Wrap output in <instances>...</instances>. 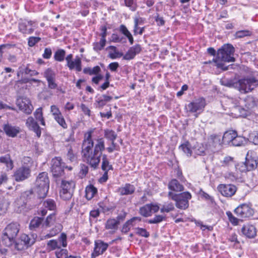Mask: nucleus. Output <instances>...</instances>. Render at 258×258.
<instances>
[{
    "label": "nucleus",
    "instance_id": "obj_16",
    "mask_svg": "<svg viewBox=\"0 0 258 258\" xmlns=\"http://www.w3.org/2000/svg\"><path fill=\"white\" fill-rule=\"evenodd\" d=\"M108 245V244L104 242L101 240L95 241L94 250L91 254V258H96L99 255L102 254L106 250Z\"/></svg>",
    "mask_w": 258,
    "mask_h": 258
},
{
    "label": "nucleus",
    "instance_id": "obj_6",
    "mask_svg": "<svg viewBox=\"0 0 258 258\" xmlns=\"http://www.w3.org/2000/svg\"><path fill=\"white\" fill-rule=\"evenodd\" d=\"M169 199L175 202V206L181 210H186L189 207V200L191 198V195L188 191L183 192L179 194H176L172 191L168 192Z\"/></svg>",
    "mask_w": 258,
    "mask_h": 258
},
{
    "label": "nucleus",
    "instance_id": "obj_20",
    "mask_svg": "<svg viewBox=\"0 0 258 258\" xmlns=\"http://www.w3.org/2000/svg\"><path fill=\"white\" fill-rule=\"evenodd\" d=\"M43 207L39 210V214L44 216L47 214V209L49 210H54L56 208V205L54 201L51 199H47L43 202Z\"/></svg>",
    "mask_w": 258,
    "mask_h": 258
},
{
    "label": "nucleus",
    "instance_id": "obj_39",
    "mask_svg": "<svg viewBox=\"0 0 258 258\" xmlns=\"http://www.w3.org/2000/svg\"><path fill=\"white\" fill-rule=\"evenodd\" d=\"M43 219L40 217H36L34 218L30 222V228L31 230L38 228L41 224L42 225Z\"/></svg>",
    "mask_w": 258,
    "mask_h": 258
},
{
    "label": "nucleus",
    "instance_id": "obj_23",
    "mask_svg": "<svg viewBox=\"0 0 258 258\" xmlns=\"http://www.w3.org/2000/svg\"><path fill=\"white\" fill-rule=\"evenodd\" d=\"M141 51V47L139 44H137L131 47L127 52L123 56V59L131 60L133 59L135 56L139 54Z\"/></svg>",
    "mask_w": 258,
    "mask_h": 258
},
{
    "label": "nucleus",
    "instance_id": "obj_47",
    "mask_svg": "<svg viewBox=\"0 0 258 258\" xmlns=\"http://www.w3.org/2000/svg\"><path fill=\"white\" fill-rule=\"evenodd\" d=\"M166 219V217L163 215H157L148 221V223L150 224H157L160 223Z\"/></svg>",
    "mask_w": 258,
    "mask_h": 258
},
{
    "label": "nucleus",
    "instance_id": "obj_26",
    "mask_svg": "<svg viewBox=\"0 0 258 258\" xmlns=\"http://www.w3.org/2000/svg\"><path fill=\"white\" fill-rule=\"evenodd\" d=\"M136 188L134 185L126 183L124 186L119 187L118 189L119 194L121 196L133 194L135 191Z\"/></svg>",
    "mask_w": 258,
    "mask_h": 258
},
{
    "label": "nucleus",
    "instance_id": "obj_2",
    "mask_svg": "<svg viewBox=\"0 0 258 258\" xmlns=\"http://www.w3.org/2000/svg\"><path fill=\"white\" fill-rule=\"evenodd\" d=\"M235 52L234 47L229 44H224L221 48L219 49L217 53V57L213 59V61L216 63L217 68L221 69L223 71L228 70L229 66H225L222 62H218L221 60L226 62H234L235 58L233 54Z\"/></svg>",
    "mask_w": 258,
    "mask_h": 258
},
{
    "label": "nucleus",
    "instance_id": "obj_41",
    "mask_svg": "<svg viewBox=\"0 0 258 258\" xmlns=\"http://www.w3.org/2000/svg\"><path fill=\"white\" fill-rule=\"evenodd\" d=\"M118 224V221L116 219H110L106 222L105 227L107 229L116 230Z\"/></svg>",
    "mask_w": 258,
    "mask_h": 258
},
{
    "label": "nucleus",
    "instance_id": "obj_28",
    "mask_svg": "<svg viewBox=\"0 0 258 258\" xmlns=\"http://www.w3.org/2000/svg\"><path fill=\"white\" fill-rule=\"evenodd\" d=\"M112 97L107 95H102L96 100V107L103 108L105 104L112 100Z\"/></svg>",
    "mask_w": 258,
    "mask_h": 258
},
{
    "label": "nucleus",
    "instance_id": "obj_59",
    "mask_svg": "<svg viewBox=\"0 0 258 258\" xmlns=\"http://www.w3.org/2000/svg\"><path fill=\"white\" fill-rule=\"evenodd\" d=\"M226 215L228 216L229 220L232 224L234 225H237L238 224V219L235 217L230 212H227Z\"/></svg>",
    "mask_w": 258,
    "mask_h": 258
},
{
    "label": "nucleus",
    "instance_id": "obj_30",
    "mask_svg": "<svg viewBox=\"0 0 258 258\" xmlns=\"http://www.w3.org/2000/svg\"><path fill=\"white\" fill-rule=\"evenodd\" d=\"M20 241L28 247L33 244L35 241L34 238L32 235L22 234L20 237Z\"/></svg>",
    "mask_w": 258,
    "mask_h": 258
},
{
    "label": "nucleus",
    "instance_id": "obj_27",
    "mask_svg": "<svg viewBox=\"0 0 258 258\" xmlns=\"http://www.w3.org/2000/svg\"><path fill=\"white\" fill-rule=\"evenodd\" d=\"M237 133L234 131L226 132L223 136V142L224 144H231L232 141L235 138Z\"/></svg>",
    "mask_w": 258,
    "mask_h": 258
},
{
    "label": "nucleus",
    "instance_id": "obj_48",
    "mask_svg": "<svg viewBox=\"0 0 258 258\" xmlns=\"http://www.w3.org/2000/svg\"><path fill=\"white\" fill-rule=\"evenodd\" d=\"M144 20L142 18L136 17L134 18V34L135 35L138 34V25L143 24Z\"/></svg>",
    "mask_w": 258,
    "mask_h": 258
},
{
    "label": "nucleus",
    "instance_id": "obj_55",
    "mask_svg": "<svg viewBox=\"0 0 258 258\" xmlns=\"http://www.w3.org/2000/svg\"><path fill=\"white\" fill-rule=\"evenodd\" d=\"M68 254V251L66 249H60V248L55 251L57 258H67Z\"/></svg>",
    "mask_w": 258,
    "mask_h": 258
},
{
    "label": "nucleus",
    "instance_id": "obj_51",
    "mask_svg": "<svg viewBox=\"0 0 258 258\" xmlns=\"http://www.w3.org/2000/svg\"><path fill=\"white\" fill-rule=\"evenodd\" d=\"M44 75L46 80L55 79L56 74L55 72L50 69H47L45 71Z\"/></svg>",
    "mask_w": 258,
    "mask_h": 258
},
{
    "label": "nucleus",
    "instance_id": "obj_44",
    "mask_svg": "<svg viewBox=\"0 0 258 258\" xmlns=\"http://www.w3.org/2000/svg\"><path fill=\"white\" fill-rule=\"evenodd\" d=\"M55 120L63 128H67L68 125L62 113L53 117Z\"/></svg>",
    "mask_w": 258,
    "mask_h": 258
},
{
    "label": "nucleus",
    "instance_id": "obj_17",
    "mask_svg": "<svg viewBox=\"0 0 258 258\" xmlns=\"http://www.w3.org/2000/svg\"><path fill=\"white\" fill-rule=\"evenodd\" d=\"M159 210V207L157 204H148L142 207L140 209V213L144 217L151 216L153 213L157 212Z\"/></svg>",
    "mask_w": 258,
    "mask_h": 258
},
{
    "label": "nucleus",
    "instance_id": "obj_15",
    "mask_svg": "<svg viewBox=\"0 0 258 258\" xmlns=\"http://www.w3.org/2000/svg\"><path fill=\"white\" fill-rule=\"evenodd\" d=\"M235 213L240 218L249 217L252 215L253 210L246 204H241L237 207L234 210Z\"/></svg>",
    "mask_w": 258,
    "mask_h": 258
},
{
    "label": "nucleus",
    "instance_id": "obj_52",
    "mask_svg": "<svg viewBox=\"0 0 258 258\" xmlns=\"http://www.w3.org/2000/svg\"><path fill=\"white\" fill-rule=\"evenodd\" d=\"M124 5L126 7L130 8L132 11L136 10L137 5L134 0H124Z\"/></svg>",
    "mask_w": 258,
    "mask_h": 258
},
{
    "label": "nucleus",
    "instance_id": "obj_5",
    "mask_svg": "<svg viewBox=\"0 0 258 258\" xmlns=\"http://www.w3.org/2000/svg\"><path fill=\"white\" fill-rule=\"evenodd\" d=\"M49 188V180L47 173L45 172L40 173L36 180V192L39 198H45Z\"/></svg>",
    "mask_w": 258,
    "mask_h": 258
},
{
    "label": "nucleus",
    "instance_id": "obj_10",
    "mask_svg": "<svg viewBox=\"0 0 258 258\" xmlns=\"http://www.w3.org/2000/svg\"><path fill=\"white\" fill-rule=\"evenodd\" d=\"M19 109L27 114H30L33 110V106L29 99L26 97H19L16 101Z\"/></svg>",
    "mask_w": 258,
    "mask_h": 258
},
{
    "label": "nucleus",
    "instance_id": "obj_50",
    "mask_svg": "<svg viewBox=\"0 0 258 258\" xmlns=\"http://www.w3.org/2000/svg\"><path fill=\"white\" fill-rule=\"evenodd\" d=\"M252 34L251 31L244 30H240L236 32L235 34V36L236 38H241L245 36H250Z\"/></svg>",
    "mask_w": 258,
    "mask_h": 258
},
{
    "label": "nucleus",
    "instance_id": "obj_36",
    "mask_svg": "<svg viewBox=\"0 0 258 258\" xmlns=\"http://www.w3.org/2000/svg\"><path fill=\"white\" fill-rule=\"evenodd\" d=\"M101 168L103 171H108L109 170L113 169L112 166V165L110 164L107 159V155L105 154L102 155Z\"/></svg>",
    "mask_w": 258,
    "mask_h": 258
},
{
    "label": "nucleus",
    "instance_id": "obj_3",
    "mask_svg": "<svg viewBox=\"0 0 258 258\" xmlns=\"http://www.w3.org/2000/svg\"><path fill=\"white\" fill-rule=\"evenodd\" d=\"M233 86L241 93H248L258 88V80L254 77L241 78L234 82Z\"/></svg>",
    "mask_w": 258,
    "mask_h": 258
},
{
    "label": "nucleus",
    "instance_id": "obj_60",
    "mask_svg": "<svg viewBox=\"0 0 258 258\" xmlns=\"http://www.w3.org/2000/svg\"><path fill=\"white\" fill-rule=\"evenodd\" d=\"M50 112H51L53 117L61 114L59 108L54 105H51L50 107Z\"/></svg>",
    "mask_w": 258,
    "mask_h": 258
},
{
    "label": "nucleus",
    "instance_id": "obj_57",
    "mask_svg": "<svg viewBox=\"0 0 258 258\" xmlns=\"http://www.w3.org/2000/svg\"><path fill=\"white\" fill-rule=\"evenodd\" d=\"M41 38L39 37H30L28 39V44L29 46L33 47L39 42Z\"/></svg>",
    "mask_w": 258,
    "mask_h": 258
},
{
    "label": "nucleus",
    "instance_id": "obj_49",
    "mask_svg": "<svg viewBox=\"0 0 258 258\" xmlns=\"http://www.w3.org/2000/svg\"><path fill=\"white\" fill-rule=\"evenodd\" d=\"M67 237L65 233H62L58 238L57 242L58 244L60 245V247L62 246L66 247L67 246L68 243L67 240Z\"/></svg>",
    "mask_w": 258,
    "mask_h": 258
},
{
    "label": "nucleus",
    "instance_id": "obj_22",
    "mask_svg": "<svg viewBox=\"0 0 258 258\" xmlns=\"http://www.w3.org/2000/svg\"><path fill=\"white\" fill-rule=\"evenodd\" d=\"M241 231L244 235L249 238L254 237L256 234L255 227L250 224L244 225Z\"/></svg>",
    "mask_w": 258,
    "mask_h": 258
},
{
    "label": "nucleus",
    "instance_id": "obj_31",
    "mask_svg": "<svg viewBox=\"0 0 258 258\" xmlns=\"http://www.w3.org/2000/svg\"><path fill=\"white\" fill-rule=\"evenodd\" d=\"M86 197L88 200L92 199L97 193V189L93 185H88L85 189Z\"/></svg>",
    "mask_w": 258,
    "mask_h": 258
},
{
    "label": "nucleus",
    "instance_id": "obj_38",
    "mask_svg": "<svg viewBox=\"0 0 258 258\" xmlns=\"http://www.w3.org/2000/svg\"><path fill=\"white\" fill-rule=\"evenodd\" d=\"M221 165L222 167H226L234 165V158L231 156H226L223 160L220 161Z\"/></svg>",
    "mask_w": 258,
    "mask_h": 258
},
{
    "label": "nucleus",
    "instance_id": "obj_24",
    "mask_svg": "<svg viewBox=\"0 0 258 258\" xmlns=\"http://www.w3.org/2000/svg\"><path fill=\"white\" fill-rule=\"evenodd\" d=\"M67 66L70 70H75L77 72H81L82 71L81 58L77 55L74 60L67 64Z\"/></svg>",
    "mask_w": 258,
    "mask_h": 258
},
{
    "label": "nucleus",
    "instance_id": "obj_64",
    "mask_svg": "<svg viewBox=\"0 0 258 258\" xmlns=\"http://www.w3.org/2000/svg\"><path fill=\"white\" fill-rule=\"evenodd\" d=\"M51 54V49L50 48H46L44 49V53L43 54V57L45 59H49L50 58Z\"/></svg>",
    "mask_w": 258,
    "mask_h": 258
},
{
    "label": "nucleus",
    "instance_id": "obj_46",
    "mask_svg": "<svg viewBox=\"0 0 258 258\" xmlns=\"http://www.w3.org/2000/svg\"><path fill=\"white\" fill-rule=\"evenodd\" d=\"M104 137L109 140H115L117 135L113 130H106L104 131Z\"/></svg>",
    "mask_w": 258,
    "mask_h": 258
},
{
    "label": "nucleus",
    "instance_id": "obj_14",
    "mask_svg": "<svg viewBox=\"0 0 258 258\" xmlns=\"http://www.w3.org/2000/svg\"><path fill=\"white\" fill-rule=\"evenodd\" d=\"M217 189L221 195L226 197H231L236 192L237 187L233 184H220Z\"/></svg>",
    "mask_w": 258,
    "mask_h": 258
},
{
    "label": "nucleus",
    "instance_id": "obj_58",
    "mask_svg": "<svg viewBox=\"0 0 258 258\" xmlns=\"http://www.w3.org/2000/svg\"><path fill=\"white\" fill-rule=\"evenodd\" d=\"M24 73L26 75H29L31 76H36L38 74V73L35 70H32L29 68V64L23 69Z\"/></svg>",
    "mask_w": 258,
    "mask_h": 258
},
{
    "label": "nucleus",
    "instance_id": "obj_1",
    "mask_svg": "<svg viewBox=\"0 0 258 258\" xmlns=\"http://www.w3.org/2000/svg\"><path fill=\"white\" fill-rule=\"evenodd\" d=\"M93 133V130H90L84 134L81 153L83 161L96 169L100 162L102 152L105 148L103 138L96 139L94 145L92 139Z\"/></svg>",
    "mask_w": 258,
    "mask_h": 258
},
{
    "label": "nucleus",
    "instance_id": "obj_11",
    "mask_svg": "<svg viewBox=\"0 0 258 258\" xmlns=\"http://www.w3.org/2000/svg\"><path fill=\"white\" fill-rule=\"evenodd\" d=\"M205 106V99L200 97L189 103L187 106V109L191 113H200L203 111Z\"/></svg>",
    "mask_w": 258,
    "mask_h": 258
},
{
    "label": "nucleus",
    "instance_id": "obj_13",
    "mask_svg": "<svg viewBox=\"0 0 258 258\" xmlns=\"http://www.w3.org/2000/svg\"><path fill=\"white\" fill-rule=\"evenodd\" d=\"M19 30L24 34H31L37 28V24L32 21H24L19 23Z\"/></svg>",
    "mask_w": 258,
    "mask_h": 258
},
{
    "label": "nucleus",
    "instance_id": "obj_33",
    "mask_svg": "<svg viewBox=\"0 0 258 258\" xmlns=\"http://www.w3.org/2000/svg\"><path fill=\"white\" fill-rule=\"evenodd\" d=\"M56 221V217L54 214H51L46 218L42 224V227L45 228L49 227L54 224Z\"/></svg>",
    "mask_w": 258,
    "mask_h": 258
},
{
    "label": "nucleus",
    "instance_id": "obj_25",
    "mask_svg": "<svg viewBox=\"0 0 258 258\" xmlns=\"http://www.w3.org/2000/svg\"><path fill=\"white\" fill-rule=\"evenodd\" d=\"M168 187L170 191L181 192L184 190L183 185L176 179H172L169 182Z\"/></svg>",
    "mask_w": 258,
    "mask_h": 258
},
{
    "label": "nucleus",
    "instance_id": "obj_42",
    "mask_svg": "<svg viewBox=\"0 0 258 258\" xmlns=\"http://www.w3.org/2000/svg\"><path fill=\"white\" fill-rule=\"evenodd\" d=\"M175 209L174 204L171 203H166L163 204L160 209L161 213H169L170 212L174 211Z\"/></svg>",
    "mask_w": 258,
    "mask_h": 258
},
{
    "label": "nucleus",
    "instance_id": "obj_34",
    "mask_svg": "<svg viewBox=\"0 0 258 258\" xmlns=\"http://www.w3.org/2000/svg\"><path fill=\"white\" fill-rule=\"evenodd\" d=\"M179 148L181 149L188 157L191 156L193 150L191 149V145L189 142L186 141L181 144Z\"/></svg>",
    "mask_w": 258,
    "mask_h": 258
},
{
    "label": "nucleus",
    "instance_id": "obj_62",
    "mask_svg": "<svg viewBox=\"0 0 258 258\" xmlns=\"http://www.w3.org/2000/svg\"><path fill=\"white\" fill-rule=\"evenodd\" d=\"M127 215V213L125 212L124 210L121 211V212L118 214V215L116 217V220L118 221V223L121 221H123L124 220Z\"/></svg>",
    "mask_w": 258,
    "mask_h": 258
},
{
    "label": "nucleus",
    "instance_id": "obj_4",
    "mask_svg": "<svg viewBox=\"0 0 258 258\" xmlns=\"http://www.w3.org/2000/svg\"><path fill=\"white\" fill-rule=\"evenodd\" d=\"M19 231V225L17 223H11L8 225L3 231L2 241L6 246H10L15 242Z\"/></svg>",
    "mask_w": 258,
    "mask_h": 258
},
{
    "label": "nucleus",
    "instance_id": "obj_12",
    "mask_svg": "<svg viewBox=\"0 0 258 258\" xmlns=\"http://www.w3.org/2000/svg\"><path fill=\"white\" fill-rule=\"evenodd\" d=\"M31 167L23 165L18 168L14 174V177L17 181H22L27 179L31 174Z\"/></svg>",
    "mask_w": 258,
    "mask_h": 258
},
{
    "label": "nucleus",
    "instance_id": "obj_19",
    "mask_svg": "<svg viewBox=\"0 0 258 258\" xmlns=\"http://www.w3.org/2000/svg\"><path fill=\"white\" fill-rule=\"evenodd\" d=\"M3 130L7 136L11 138L16 137L21 131L19 126H14L8 123L4 124Z\"/></svg>",
    "mask_w": 258,
    "mask_h": 258
},
{
    "label": "nucleus",
    "instance_id": "obj_56",
    "mask_svg": "<svg viewBox=\"0 0 258 258\" xmlns=\"http://www.w3.org/2000/svg\"><path fill=\"white\" fill-rule=\"evenodd\" d=\"M47 246L48 247L51 248V250H54L56 249L60 248V245L58 244V242L56 240H50L47 242Z\"/></svg>",
    "mask_w": 258,
    "mask_h": 258
},
{
    "label": "nucleus",
    "instance_id": "obj_54",
    "mask_svg": "<svg viewBox=\"0 0 258 258\" xmlns=\"http://www.w3.org/2000/svg\"><path fill=\"white\" fill-rule=\"evenodd\" d=\"M60 231V229L59 228H53L50 230L49 233H48L44 236H42V238L41 239H43V238L47 239V238H49L50 237H52L56 235L57 233H58Z\"/></svg>",
    "mask_w": 258,
    "mask_h": 258
},
{
    "label": "nucleus",
    "instance_id": "obj_21",
    "mask_svg": "<svg viewBox=\"0 0 258 258\" xmlns=\"http://www.w3.org/2000/svg\"><path fill=\"white\" fill-rule=\"evenodd\" d=\"M141 220L140 217H134L127 220L122 226V232L126 233L130 230L132 227L136 226L137 223L141 221Z\"/></svg>",
    "mask_w": 258,
    "mask_h": 258
},
{
    "label": "nucleus",
    "instance_id": "obj_45",
    "mask_svg": "<svg viewBox=\"0 0 258 258\" xmlns=\"http://www.w3.org/2000/svg\"><path fill=\"white\" fill-rule=\"evenodd\" d=\"M245 141L244 138L241 136H238L237 134L231 145L234 146H240L244 144Z\"/></svg>",
    "mask_w": 258,
    "mask_h": 258
},
{
    "label": "nucleus",
    "instance_id": "obj_7",
    "mask_svg": "<svg viewBox=\"0 0 258 258\" xmlns=\"http://www.w3.org/2000/svg\"><path fill=\"white\" fill-rule=\"evenodd\" d=\"M75 187V183L73 181L62 180L59 192L61 198L64 200H70L73 195Z\"/></svg>",
    "mask_w": 258,
    "mask_h": 258
},
{
    "label": "nucleus",
    "instance_id": "obj_35",
    "mask_svg": "<svg viewBox=\"0 0 258 258\" xmlns=\"http://www.w3.org/2000/svg\"><path fill=\"white\" fill-rule=\"evenodd\" d=\"M34 115L35 119L40 122V124L45 126V123L44 121V118L43 116V112L42 107H39L36 109L35 112H34Z\"/></svg>",
    "mask_w": 258,
    "mask_h": 258
},
{
    "label": "nucleus",
    "instance_id": "obj_43",
    "mask_svg": "<svg viewBox=\"0 0 258 258\" xmlns=\"http://www.w3.org/2000/svg\"><path fill=\"white\" fill-rule=\"evenodd\" d=\"M106 42V40L100 39L99 42H94L93 43V49L97 52L101 50L105 46Z\"/></svg>",
    "mask_w": 258,
    "mask_h": 258
},
{
    "label": "nucleus",
    "instance_id": "obj_8",
    "mask_svg": "<svg viewBox=\"0 0 258 258\" xmlns=\"http://www.w3.org/2000/svg\"><path fill=\"white\" fill-rule=\"evenodd\" d=\"M257 165V160L256 157L254 155H249V152H248L246 157V161L244 164H238L235 166L236 169L240 166L239 170L241 172H245L246 171H250L255 168Z\"/></svg>",
    "mask_w": 258,
    "mask_h": 258
},
{
    "label": "nucleus",
    "instance_id": "obj_29",
    "mask_svg": "<svg viewBox=\"0 0 258 258\" xmlns=\"http://www.w3.org/2000/svg\"><path fill=\"white\" fill-rule=\"evenodd\" d=\"M0 163L4 164L8 170H12L14 167V163L9 154L0 157Z\"/></svg>",
    "mask_w": 258,
    "mask_h": 258
},
{
    "label": "nucleus",
    "instance_id": "obj_32",
    "mask_svg": "<svg viewBox=\"0 0 258 258\" xmlns=\"http://www.w3.org/2000/svg\"><path fill=\"white\" fill-rule=\"evenodd\" d=\"M244 102L245 107L248 110L253 108L256 105V100L251 96H247L244 99Z\"/></svg>",
    "mask_w": 258,
    "mask_h": 258
},
{
    "label": "nucleus",
    "instance_id": "obj_9",
    "mask_svg": "<svg viewBox=\"0 0 258 258\" xmlns=\"http://www.w3.org/2000/svg\"><path fill=\"white\" fill-rule=\"evenodd\" d=\"M64 165L60 157H55L51 160V170L55 177H61L64 174Z\"/></svg>",
    "mask_w": 258,
    "mask_h": 258
},
{
    "label": "nucleus",
    "instance_id": "obj_40",
    "mask_svg": "<svg viewBox=\"0 0 258 258\" xmlns=\"http://www.w3.org/2000/svg\"><path fill=\"white\" fill-rule=\"evenodd\" d=\"M66 51L62 49H58L54 54V58L57 61H62L64 59Z\"/></svg>",
    "mask_w": 258,
    "mask_h": 258
},
{
    "label": "nucleus",
    "instance_id": "obj_18",
    "mask_svg": "<svg viewBox=\"0 0 258 258\" xmlns=\"http://www.w3.org/2000/svg\"><path fill=\"white\" fill-rule=\"evenodd\" d=\"M26 126L30 131L34 132L38 138L41 135V129L37 122L32 116H29L26 120Z\"/></svg>",
    "mask_w": 258,
    "mask_h": 258
},
{
    "label": "nucleus",
    "instance_id": "obj_37",
    "mask_svg": "<svg viewBox=\"0 0 258 258\" xmlns=\"http://www.w3.org/2000/svg\"><path fill=\"white\" fill-rule=\"evenodd\" d=\"M194 153L198 155H204L205 154L206 148L202 144L197 143V145L192 148Z\"/></svg>",
    "mask_w": 258,
    "mask_h": 258
},
{
    "label": "nucleus",
    "instance_id": "obj_61",
    "mask_svg": "<svg viewBox=\"0 0 258 258\" xmlns=\"http://www.w3.org/2000/svg\"><path fill=\"white\" fill-rule=\"evenodd\" d=\"M81 109L83 113L88 116L91 115L90 109L84 104H81L80 105Z\"/></svg>",
    "mask_w": 258,
    "mask_h": 258
},
{
    "label": "nucleus",
    "instance_id": "obj_63",
    "mask_svg": "<svg viewBox=\"0 0 258 258\" xmlns=\"http://www.w3.org/2000/svg\"><path fill=\"white\" fill-rule=\"evenodd\" d=\"M119 31L126 37L131 34L126 26L124 25H121L120 26Z\"/></svg>",
    "mask_w": 258,
    "mask_h": 258
},
{
    "label": "nucleus",
    "instance_id": "obj_53",
    "mask_svg": "<svg viewBox=\"0 0 258 258\" xmlns=\"http://www.w3.org/2000/svg\"><path fill=\"white\" fill-rule=\"evenodd\" d=\"M135 230L136 231V234L144 237H148L150 235L149 233L144 228H135Z\"/></svg>",
    "mask_w": 258,
    "mask_h": 258
}]
</instances>
